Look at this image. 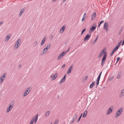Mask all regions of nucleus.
<instances>
[{"label": "nucleus", "mask_w": 124, "mask_h": 124, "mask_svg": "<svg viewBox=\"0 0 124 124\" xmlns=\"http://www.w3.org/2000/svg\"><path fill=\"white\" fill-rule=\"evenodd\" d=\"M103 54H104V55L101 61V65L102 67L103 66L105 62L106 59L107 55V53L104 50H102L101 51L98 56L99 58H100L102 56Z\"/></svg>", "instance_id": "obj_1"}, {"label": "nucleus", "mask_w": 124, "mask_h": 124, "mask_svg": "<svg viewBox=\"0 0 124 124\" xmlns=\"http://www.w3.org/2000/svg\"><path fill=\"white\" fill-rule=\"evenodd\" d=\"M21 40L20 39H18L16 42L15 45L14 46V49H17L18 47L20 45V43L21 42Z\"/></svg>", "instance_id": "obj_2"}, {"label": "nucleus", "mask_w": 124, "mask_h": 124, "mask_svg": "<svg viewBox=\"0 0 124 124\" xmlns=\"http://www.w3.org/2000/svg\"><path fill=\"white\" fill-rule=\"evenodd\" d=\"M6 74L5 73L3 74L0 77V85L1 84L3 80L6 78Z\"/></svg>", "instance_id": "obj_3"}, {"label": "nucleus", "mask_w": 124, "mask_h": 124, "mask_svg": "<svg viewBox=\"0 0 124 124\" xmlns=\"http://www.w3.org/2000/svg\"><path fill=\"white\" fill-rule=\"evenodd\" d=\"M13 106V104L12 103H10L9 105V106L7 108V112L8 113L11 110Z\"/></svg>", "instance_id": "obj_4"}, {"label": "nucleus", "mask_w": 124, "mask_h": 124, "mask_svg": "<svg viewBox=\"0 0 124 124\" xmlns=\"http://www.w3.org/2000/svg\"><path fill=\"white\" fill-rule=\"evenodd\" d=\"M38 115V114H37L36 116L33 117V118L31 119V121L33 123L35 121V123H36L37 120Z\"/></svg>", "instance_id": "obj_5"}, {"label": "nucleus", "mask_w": 124, "mask_h": 124, "mask_svg": "<svg viewBox=\"0 0 124 124\" xmlns=\"http://www.w3.org/2000/svg\"><path fill=\"white\" fill-rule=\"evenodd\" d=\"M78 115V113H76L74 115L73 117L72 120L70 122L71 123H73L76 120Z\"/></svg>", "instance_id": "obj_6"}, {"label": "nucleus", "mask_w": 124, "mask_h": 124, "mask_svg": "<svg viewBox=\"0 0 124 124\" xmlns=\"http://www.w3.org/2000/svg\"><path fill=\"white\" fill-rule=\"evenodd\" d=\"M113 106L110 107L108 109L106 113V115H107L109 114L112 112L113 110L112 109H113Z\"/></svg>", "instance_id": "obj_7"}, {"label": "nucleus", "mask_w": 124, "mask_h": 124, "mask_svg": "<svg viewBox=\"0 0 124 124\" xmlns=\"http://www.w3.org/2000/svg\"><path fill=\"white\" fill-rule=\"evenodd\" d=\"M65 54V53L64 52H63L62 53L60 54L59 56L57 58V60H59Z\"/></svg>", "instance_id": "obj_8"}, {"label": "nucleus", "mask_w": 124, "mask_h": 124, "mask_svg": "<svg viewBox=\"0 0 124 124\" xmlns=\"http://www.w3.org/2000/svg\"><path fill=\"white\" fill-rule=\"evenodd\" d=\"M124 96V88L121 91L119 95V97L120 98H122Z\"/></svg>", "instance_id": "obj_9"}, {"label": "nucleus", "mask_w": 124, "mask_h": 124, "mask_svg": "<svg viewBox=\"0 0 124 124\" xmlns=\"http://www.w3.org/2000/svg\"><path fill=\"white\" fill-rule=\"evenodd\" d=\"M96 23L94 24L92 27L90 29V31H93L96 29Z\"/></svg>", "instance_id": "obj_10"}, {"label": "nucleus", "mask_w": 124, "mask_h": 124, "mask_svg": "<svg viewBox=\"0 0 124 124\" xmlns=\"http://www.w3.org/2000/svg\"><path fill=\"white\" fill-rule=\"evenodd\" d=\"M91 36L90 34L89 33L87 35L84 39V41H88L89 39Z\"/></svg>", "instance_id": "obj_11"}, {"label": "nucleus", "mask_w": 124, "mask_h": 124, "mask_svg": "<svg viewBox=\"0 0 124 124\" xmlns=\"http://www.w3.org/2000/svg\"><path fill=\"white\" fill-rule=\"evenodd\" d=\"M96 16V13L93 12L91 15V19L92 20H93L95 18Z\"/></svg>", "instance_id": "obj_12"}, {"label": "nucleus", "mask_w": 124, "mask_h": 124, "mask_svg": "<svg viewBox=\"0 0 124 124\" xmlns=\"http://www.w3.org/2000/svg\"><path fill=\"white\" fill-rule=\"evenodd\" d=\"M108 24L107 23H105L104 24L103 28L106 29V31H107L108 29Z\"/></svg>", "instance_id": "obj_13"}, {"label": "nucleus", "mask_w": 124, "mask_h": 124, "mask_svg": "<svg viewBox=\"0 0 124 124\" xmlns=\"http://www.w3.org/2000/svg\"><path fill=\"white\" fill-rule=\"evenodd\" d=\"M66 77V75H65L63 78L61 80L60 82L59 83V84L61 83L64 82L65 80V78Z\"/></svg>", "instance_id": "obj_14"}, {"label": "nucleus", "mask_w": 124, "mask_h": 124, "mask_svg": "<svg viewBox=\"0 0 124 124\" xmlns=\"http://www.w3.org/2000/svg\"><path fill=\"white\" fill-rule=\"evenodd\" d=\"M50 114V111H49L46 112L44 114V117L45 118L48 117L49 115Z\"/></svg>", "instance_id": "obj_15"}, {"label": "nucleus", "mask_w": 124, "mask_h": 124, "mask_svg": "<svg viewBox=\"0 0 124 124\" xmlns=\"http://www.w3.org/2000/svg\"><path fill=\"white\" fill-rule=\"evenodd\" d=\"M46 40V38L45 37L41 41V42L40 44L41 46H42L44 44Z\"/></svg>", "instance_id": "obj_16"}, {"label": "nucleus", "mask_w": 124, "mask_h": 124, "mask_svg": "<svg viewBox=\"0 0 124 124\" xmlns=\"http://www.w3.org/2000/svg\"><path fill=\"white\" fill-rule=\"evenodd\" d=\"M122 75V73L121 72H119L118 73L116 76V78L117 79L119 78Z\"/></svg>", "instance_id": "obj_17"}, {"label": "nucleus", "mask_w": 124, "mask_h": 124, "mask_svg": "<svg viewBox=\"0 0 124 124\" xmlns=\"http://www.w3.org/2000/svg\"><path fill=\"white\" fill-rule=\"evenodd\" d=\"M73 67V65H71V66L69 68L68 71H67V74H68L69 73H71V70L72 69Z\"/></svg>", "instance_id": "obj_18"}, {"label": "nucleus", "mask_w": 124, "mask_h": 124, "mask_svg": "<svg viewBox=\"0 0 124 124\" xmlns=\"http://www.w3.org/2000/svg\"><path fill=\"white\" fill-rule=\"evenodd\" d=\"M24 9L23 8L22 9H21L20 11L19 14V17H20L22 16V14L24 12Z\"/></svg>", "instance_id": "obj_19"}, {"label": "nucleus", "mask_w": 124, "mask_h": 124, "mask_svg": "<svg viewBox=\"0 0 124 124\" xmlns=\"http://www.w3.org/2000/svg\"><path fill=\"white\" fill-rule=\"evenodd\" d=\"M58 76V74L57 73H55L54 75L52 77V78L53 80L55 79Z\"/></svg>", "instance_id": "obj_20"}, {"label": "nucleus", "mask_w": 124, "mask_h": 124, "mask_svg": "<svg viewBox=\"0 0 124 124\" xmlns=\"http://www.w3.org/2000/svg\"><path fill=\"white\" fill-rule=\"evenodd\" d=\"M123 108L122 107L120 108L117 111V112L119 113V114H121L123 110Z\"/></svg>", "instance_id": "obj_21"}, {"label": "nucleus", "mask_w": 124, "mask_h": 124, "mask_svg": "<svg viewBox=\"0 0 124 124\" xmlns=\"http://www.w3.org/2000/svg\"><path fill=\"white\" fill-rule=\"evenodd\" d=\"M66 28V27L63 26L60 29V31H62L61 33H62Z\"/></svg>", "instance_id": "obj_22"}, {"label": "nucleus", "mask_w": 124, "mask_h": 124, "mask_svg": "<svg viewBox=\"0 0 124 124\" xmlns=\"http://www.w3.org/2000/svg\"><path fill=\"white\" fill-rule=\"evenodd\" d=\"M48 49H46L45 47L44 48L42 51V54H44L46 53L48 50Z\"/></svg>", "instance_id": "obj_23"}, {"label": "nucleus", "mask_w": 124, "mask_h": 124, "mask_svg": "<svg viewBox=\"0 0 124 124\" xmlns=\"http://www.w3.org/2000/svg\"><path fill=\"white\" fill-rule=\"evenodd\" d=\"M31 87H30L26 89V91L28 92L29 93V92L31 91Z\"/></svg>", "instance_id": "obj_24"}, {"label": "nucleus", "mask_w": 124, "mask_h": 124, "mask_svg": "<svg viewBox=\"0 0 124 124\" xmlns=\"http://www.w3.org/2000/svg\"><path fill=\"white\" fill-rule=\"evenodd\" d=\"M95 83V82H93L90 85V87H89L90 88H92L93 87Z\"/></svg>", "instance_id": "obj_25"}, {"label": "nucleus", "mask_w": 124, "mask_h": 124, "mask_svg": "<svg viewBox=\"0 0 124 124\" xmlns=\"http://www.w3.org/2000/svg\"><path fill=\"white\" fill-rule=\"evenodd\" d=\"M88 78V76H86L84 77L83 79V82H85L87 80Z\"/></svg>", "instance_id": "obj_26"}, {"label": "nucleus", "mask_w": 124, "mask_h": 124, "mask_svg": "<svg viewBox=\"0 0 124 124\" xmlns=\"http://www.w3.org/2000/svg\"><path fill=\"white\" fill-rule=\"evenodd\" d=\"M87 111H85L84 112V114L83 115V116L84 117H85L87 115Z\"/></svg>", "instance_id": "obj_27"}, {"label": "nucleus", "mask_w": 124, "mask_h": 124, "mask_svg": "<svg viewBox=\"0 0 124 124\" xmlns=\"http://www.w3.org/2000/svg\"><path fill=\"white\" fill-rule=\"evenodd\" d=\"M121 114H119V113L117 111L116 115L115 116V117L116 118H117L118 116H119Z\"/></svg>", "instance_id": "obj_28"}, {"label": "nucleus", "mask_w": 124, "mask_h": 124, "mask_svg": "<svg viewBox=\"0 0 124 124\" xmlns=\"http://www.w3.org/2000/svg\"><path fill=\"white\" fill-rule=\"evenodd\" d=\"M29 93L27 92L26 91L23 94V97H25L27 96Z\"/></svg>", "instance_id": "obj_29"}, {"label": "nucleus", "mask_w": 124, "mask_h": 124, "mask_svg": "<svg viewBox=\"0 0 124 124\" xmlns=\"http://www.w3.org/2000/svg\"><path fill=\"white\" fill-rule=\"evenodd\" d=\"M51 46V45L50 44H49L47 45L46 46V47H45L46 49H49Z\"/></svg>", "instance_id": "obj_30"}, {"label": "nucleus", "mask_w": 124, "mask_h": 124, "mask_svg": "<svg viewBox=\"0 0 124 124\" xmlns=\"http://www.w3.org/2000/svg\"><path fill=\"white\" fill-rule=\"evenodd\" d=\"M116 50L114 48V49H113V50L112 51V52L111 54H110V56H111L116 51Z\"/></svg>", "instance_id": "obj_31"}, {"label": "nucleus", "mask_w": 124, "mask_h": 124, "mask_svg": "<svg viewBox=\"0 0 124 124\" xmlns=\"http://www.w3.org/2000/svg\"><path fill=\"white\" fill-rule=\"evenodd\" d=\"M11 37V36L10 34H8L6 37V38L8 39H9Z\"/></svg>", "instance_id": "obj_32"}, {"label": "nucleus", "mask_w": 124, "mask_h": 124, "mask_svg": "<svg viewBox=\"0 0 124 124\" xmlns=\"http://www.w3.org/2000/svg\"><path fill=\"white\" fill-rule=\"evenodd\" d=\"M113 78H114L113 76H111L109 78V80L110 81H111V80L113 79Z\"/></svg>", "instance_id": "obj_33"}, {"label": "nucleus", "mask_w": 124, "mask_h": 124, "mask_svg": "<svg viewBox=\"0 0 124 124\" xmlns=\"http://www.w3.org/2000/svg\"><path fill=\"white\" fill-rule=\"evenodd\" d=\"M122 31V29H121L119 31V32L118 33V34L119 35H120L121 34V32Z\"/></svg>", "instance_id": "obj_34"}, {"label": "nucleus", "mask_w": 124, "mask_h": 124, "mask_svg": "<svg viewBox=\"0 0 124 124\" xmlns=\"http://www.w3.org/2000/svg\"><path fill=\"white\" fill-rule=\"evenodd\" d=\"M85 29H86L85 28L82 31V32L81 33V35H82L83 33H84V32L85 31Z\"/></svg>", "instance_id": "obj_35"}, {"label": "nucleus", "mask_w": 124, "mask_h": 124, "mask_svg": "<svg viewBox=\"0 0 124 124\" xmlns=\"http://www.w3.org/2000/svg\"><path fill=\"white\" fill-rule=\"evenodd\" d=\"M120 59V58L119 57H118L116 58L117 61L116 63H117L119 61V60Z\"/></svg>", "instance_id": "obj_36"}, {"label": "nucleus", "mask_w": 124, "mask_h": 124, "mask_svg": "<svg viewBox=\"0 0 124 124\" xmlns=\"http://www.w3.org/2000/svg\"><path fill=\"white\" fill-rule=\"evenodd\" d=\"M100 77H99V76H98V77H97V79H96V80H97V81H99V80L100 79Z\"/></svg>", "instance_id": "obj_37"}, {"label": "nucleus", "mask_w": 124, "mask_h": 124, "mask_svg": "<svg viewBox=\"0 0 124 124\" xmlns=\"http://www.w3.org/2000/svg\"><path fill=\"white\" fill-rule=\"evenodd\" d=\"M82 114H81L80 116L79 117V118L78 119V121H77V122L78 123V122L79 121H80V119L81 118V116H82Z\"/></svg>", "instance_id": "obj_38"}, {"label": "nucleus", "mask_w": 124, "mask_h": 124, "mask_svg": "<svg viewBox=\"0 0 124 124\" xmlns=\"http://www.w3.org/2000/svg\"><path fill=\"white\" fill-rule=\"evenodd\" d=\"M96 81H97V82H96V85H97V86L99 84V81H98L97 80H96Z\"/></svg>", "instance_id": "obj_39"}, {"label": "nucleus", "mask_w": 124, "mask_h": 124, "mask_svg": "<svg viewBox=\"0 0 124 124\" xmlns=\"http://www.w3.org/2000/svg\"><path fill=\"white\" fill-rule=\"evenodd\" d=\"M86 16V13H84L83 16V17L84 18H85Z\"/></svg>", "instance_id": "obj_40"}, {"label": "nucleus", "mask_w": 124, "mask_h": 124, "mask_svg": "<svg viewBox=\"0 0 124 124\" xmlns=\"http://www.w3.org/2000/svg\"><path fill=\"white\" fill-rule=\"evenodd\" d=\"M9 40V39H8L6 38H5V41L6 42H7Z\"/></svg>", "instance_id": "obj_41"}, {"label": "nucleus", "mask_w": 124, "mask_h": 124, "mask_svg": "<svg viewBox=\"0 0 124 124\" xmlns=\"http://www.w3.org/2000/svg\"><path fill=\"white\" fill-rule=\"evenodd\" d=\"M38 43V42L37 41H36L34 42V44H35V46L36 45H37Z\"/></svg>", "instance_id": "obj_42"}, {"label": "nucleus", "mask_w": 124, "mask_h": 124, "mask_svg": "<svg viewBox=\"0 0 124 124\" xmlns=\"http://www.w3.org/2000/svg\"><path fill=\"white\" fill-rule=\"evenodd\" d=\"M97 39V37L96 38V39L94 41V42H93V44L95 43V42L96 41Z\"/></svg>", "instance_id": "obj_43"}, {"label": "nucleus", "mask_w": 124, "mask_h": 124, "mask_svg": "<svg viewBox=\"0 0 124 124\" xmlns=\"http://www.w3.org/2000/svg\"><path fill=\"white\" fill-rule=\"evenodd\" d=\"M104 21L103 20H102L100 22V24H101V23H104Z\"/></svg>", "instance_id": "obj_44"}, {"label": "nucleus", "mask_w": 124, "mask_h": 124, "mask_svg": "<svg viewBox=\"0 0 124 124\" xmlns=\"http://www.w3.org/2000/svg\"><path fill=\"white\" fill-rule=\"evenodd\" d=\"M58 121L57 120H56L55 122V123H54V124H57V123H58Z\"/></svg>", "instance_id": "obj_45"}, {"label": "nucleus", "mask_w": 124, "mask_h": 124, "mask_svg": "<svg viewBox=\"0 0 124 124\" xmlns=\"http://www.w3.org/2000/svg\"><path fill=\"white\" fill-rule=\"evenodd\" d=\"M53 35H51V36H50V39H53Z\"/></svg>", "instance_id": "obj_46"}, {"label": "nucleus", "mask_w": 124, "mask_h": 124, "mask_svg": "<svg viewBox=\"0 0 124 124\" xmlns=\"http://www.w3.org/2000/svg\"><path fill=\"white\" fill-rule=\"evenodd\" d=\"M85 19V18H84L83 17V18L82 20V22H83L84 21V20Z\"/></svg>", "instance_id": "obj_47"}, {"label": "nucleus", "mask_w": 124, "mask_h": 124, "mask_svg": "<svg viewBox=\"0 0 124 124\" xmlns=\"http://www.w3.org/2000/svg\"><path fill=\"white\" fill-rule=\"evenodd\" d=\"M102 73V72H101L99 74V76L101 77Z\"/></svg>", "instance_id": "obj_48"}, {"label": "nucleus", "mask_w": 124, "mask_h": 124, "mask_svg": "<svg viewBox=\"0 0 124 124\" xmlns=\"http://www.w3.org/2000/svg\"><path fill=\"white\" fill-rule=\"evenodd\" d=\"M65 64H63V65L62 66V68H64V67H65Z\"/></svg>", "instance_id": "obj_49"}, {"label": "nucleus", "mask_w": 124, "mask_h": 124, "mask_svg": "<svg viewBox=\"0 0 124 124\" xmlns=\"http://www.w3.org/2000/svg\"><path fill=\"white\" fill-rule=\"evenodd\" d=\"M70 47H69L68 49V50L66 51V52H65V53H66V52H67L68 51H69V50L70 49Z\"/></svg>", "instance_id": "obj_50"}, {"label": "nucleus", "mask_w": 124, "mask_h": 124, "mask_svg": "<svg viewBox=\"0 0 124 124\" xmlns=\"http://www.w3.org/2000/svg\"><path fill=\"white\" fill-rule=\"evenodd\" d=\"M121 42H120L118 43L117 45H119V46H120L121 45Z\"/></svg>", "instance_id": "obj_51"}, {"label": "nucleus", "mask_w": 124, "mask_h": 124, "mask_svg": "<svg viewBox=\"0 0 124 124\" xmlns=\"http://www.w3.org/2000/svg\"><path fill=\"white\" fill-rule=\"evenodd\" d=\"M114 48L116 50H117V49L118 48L116 46V47L115 48Z\"/></svg>", "instance_id": "obj_52"}, {"label": "nucleus", "mask_w": 124, "mask_h": 124, "mask_svg": "<svg viewBox=\"0 0 124 124\" xmlns=\"http://www.w3.org/2000/svg\"><path fill=\"white\" fill-rule=\"evenodd\" d=\"M33 123V122L31 121L29 124H32Z\"/></svg>", "instance_id": "obj_53"}, {"label": "nucleus", "mask_w": 124, "mask_h": 124, "mask_svg": "<svg viewBox=\"0 0 124 124\" xmlns=\"http://www.w3.org/2000/svg\"><path fill=\"white\" fill-rule=\"evenodd\" d=\"M101 24H100V23H99V25H98V28H99V27L101 25Z\"/></svg>", "instance_id": "obj_54"}, {"label": "nucleus", "mask_w": 124, "mask_h": 124, "mask_svg": "<svg viewBox=\"0 0 124 124\" xmlns=\"http://www.w3.org/2000/svg\"><path fill=\"white\" fill-rule=\"evenodd\" d=\"M116 47H117L118 48L120 46H119V45H117L116 46Z\"/></svg>", "instance_id": "obj_55"}, {"label": "nucleus", "mask_w": 124, "mask_h": 124, "mask_svg": "<svg viewBox=\"0 0 124 124\" xmlns=\"http://www.w3.org/2000/svg\"><path fill=\"white\" fill-rule=\"evenodd\" d=\"M3 23V22H1L0 23V25L2 24Z\"/></svg>", "instance_id": "obj_56"}, {"label": "nucleus", "mask_w": 124, "mask_h": 124, "mask_svg": "<svg viewBox=\"0 0 124 124\" xmlns=\"http://www.w3.org/2000/svg\"><path fill=\"white\" fill-rule=\"evenodd\" d=\"M124 41H123V43L122 44V46H123L124 45Z\"/></svg>", "instance_id": "obj_57"}, {"label": "nucleus", "mask_w": 124, "mask_h": 124, "mask_svg": "<svg viewBox=\"0 0 124 124\" xmlns=\"http://www.w3.org/2000/svg\"><path fill=\"white\" fill-rule=\"evenodd\" d=\"M66 0H63V2H65L66 1Z\"/></svg>", "instance_id": "obj_58"}, {"label": "nucleus", "mask_w": 124, "mask_h": 124, "mask_svg": "<svg viewBox=\"0 0 124 124\" xmlns=\"http://www.w3.org/2000/svg\"><path fill=\"white\" fill-rule=\"evenodd\" d=\"M21 66V65H19V67H20Z\"/></svg>", "instance_id": "obj_59"}, {"label": "nucleus", "mask_w": 124, "mask_h": 124, "mask_svg": "<svg viewBox=\"0 0 124 124\" xmlns=\"http://www.w3.org/2000/svg\"><path fill=\"white\" fill-rule=\"evenodd\" d=\"M52 77V75H51V76H50V77L51 78V77Z\"/></svg>", "instance_id": "obj_60"}]
</instances>
